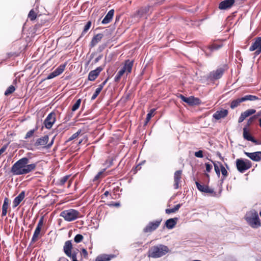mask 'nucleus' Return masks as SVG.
Here are the masks:
<instances>
[{"label": "nucleus", "instance_id": "nucleus-7", "mask_svg": "<svg viewBox=\"0 0 261 261\" xmlns=\"http://www.w3.org/2000/svg\"><path fill=\"white\" fill-rule=\"evenodd\" d=\"M236 165L238 171L243 173L251 167V164L250 161L248 160L244 161L242 159H238L236 161Z\"/></svg>", "mask_w": 261, "mask_h": 261}, {"label": "nucleus", "instance_id": "nucleus-38", "mask_svg": "<svg viewBox=\"0 0 261 261\" xmlns=\"http://www.w3.org/2000/svg\"><path fill=\"white\" fill-rule=\"evenodd\" d=\"M255 112L256 111L254 109H248L244 112L243 113L245 114L246 117H248V116L254 114Z\"/></svg>", "mask_w": 261, "mask_h": 261}, {"label": "nucleus", "instance_id": "nucleus-32", "mask_svg": "<svg viewBox=\"0 0 261 261\" xmlns=\"http://www.w3.org/2000/svg\"><path fill=\"white\" fill-rule=\"evenodd\" d=\"M15 90V88L14 86L11 85L10 86L7 90L5 92V95H9V94L12 93Z\"/></svg>", "mask_w": 261, "mask_h": 261}, {"label": "nucleus", "instance_id": "nucleus-13", "mask_svg": "<svg viewBox=\"0 0 261 261\" xmlns=\"http://www.w3.org/2000/svg\"><path fill=\"white\" fill-rule=\"evenodd\" d=\"M103 67L99 66L95 70L91 71L88 74V80L90 81H94L103 70Z\"/></svg>", "mask_w": 261, "mask_h": 261}, {"label": "nucleus", "instance_id": "nucleus-25", "mask_svg": "<svg viewBox=\"0 0 261 261\" xmlns=\"http://www.w3.org/2000/svg\"><path fill=\"white\" fill-rule=\"evenodd\" d=\"M200 103V100L198 98H195L193 96L188 97V104L190 106L197 105Z\"/></svg>", "mask_w": 261, "mask_h": 261}, {"label": "nucleus", "instance_id": "nucleus-40", "mask_svg": "<svg viewBox=\"0 0 261 261\" xmlns=\"http://www.w3.org/2000/svg\"><path fill=\"white\" fill-rule=\"evenodd\" d=\"M83 238H84V237L82 234H77L75 236V237L74 238V241L75 243H79L83 241Z\"/></svg>", "mask_w": 261, "mask_h": 261}, {"label": "nucleus", "instance_id": "nucleus-55", "mask_svg": "<svg viewBox=\"0 0 261 261\" xmlns=\"http://www.w3.org/2000/svg\"><path fill=\"white\" fill-rule=\"evenodd\" d=\"M7 148V145H4L2 147V148L0 149V155L6 151Z\"/></svg>", "mask_w": 261, "mask_h": 261}, {"label": "nucleus", "instance_id": "nucleus-5", "mask_svg": "<svg viewBox=\"0 0 261 261\" xmlns=\"http://www.w3.org/2000/svg\"><path fill=\"white\" fill-rule=\"evenodd\" d=\"M79 212L74 209H69L62 211L60 216L64 218L65 220L70 222L76 219L79 216Z\"/></svg>", "mask_w": 261, "mask_h": 261}, {"label": "nucleus", "instance_id": "nucleus-29", "mask_svg": "<svg viewBox=\"0 0 261 261\" xmlns=\"http://www.w3.org/2000/svg\"><path fill=\"white\" fill-rule=\"evenodd\" d=\"M242 102L243 101L242 100V97L234 99L231 101L230 103V108L233 109L237 107L240 105V103Z\"/></svg>", "mask_w": 261, "mask_h": 261}, {"label": "nucleus", "instance_id": "nucleus-59", "mask_svg": "<svg viewBox=\"0 0 261 261\" xmlns=\"http://www.w3.org/2000/svg\"><path fill=\"white\" fill-rule=\"evenodd\" d=\"M7 210L2 209V216H5L7 215Z\"/></svg>", "mask_w": 261, "mask_h": 261}, {"label": "nucleus", "instance_id": "nucleus-15", "mask_svg": "<svg viewBox=\"0 0 261 261\" xmlns=\"http://www.w3.org/2000/svg\"><path fill=\"white\" fill-rule=\"evenodd\" d=\"M244 153L253 161L259 162L261 160V151H256L250 153L244 152Z\"/></svg>", "mask_w": 261, "mask_h": 261}, {"label": "nucleus", "instance_id": "nucleus-27", "mask_svg": "<svg viewBox=\"0 0 261 261\" xmlns=\"http://www.w3.org/2000/svg\"><path fill=\"white\" fill-rule=\"evenodd\" d=\"M258 99H259L258 97L252 95H247L242 97V100H243V102L247 100L254 101Z\"/></svg>", "mask_w": 261, "mask_h": 261}, {"label": "nucleus", "instance_id": "nucleus-20", "mask_svg": "<svg viewBox=\"0 0 261 261\" xmlns=\"http://www.w3.org/2000/svg\"><path fill=\"white\" fill-rule=\"evenodd\" d=\"M224 71V69L222 68L218 69L211 73L210 77L214 80L219 79L223 74Z\"/></svg>", "mask_w": 261, "mask_h": 261}, {"label": "nucleus", "instance_id": "nucleus-6", "mask_svg": "<svg viewBox=\"0 0 261 261\" xmlns=\"http://www.w3.org/2000/svg\"><path fill=\"white\" fill-rule=\"evenodd\" d=\"M133 65V62L129 60L125 61L123 67L118 72L115 77V81L118 82L122 75L126 72L127 74L130 73Z\"/></svg>", "mask_w": 261, "mask_h": 261}, {"label": "nucleus", "instance_id": "nucleus-43", "mask_svg": "<svg viewBox=\"0 0 261 261\" xmlns=\"http://www.w3.org/2000/svg\"><path fill=\"white\" fill-rule=\"evenodd\" d=\"M101 91V90H100V89H99L98 88H96V89L95 90V92L94 93V94H93L92 96L91 97V100H94L97 97V96L100 93Z\"/></svg>", "mask_w": 261, "mask_h": 261}, {"label": "nucleus", "instance_id": "nucleus-26", "mask_svg": "<svg viewBox=\"0 0 261 261\" xmlns=\"http://www.w3.org/2000/svg\"><path fill=\"white\" fill-rule=\"evenodd\" d=\"M112 257V256L111 255L103 254L98 256L96 258L95 261H109L111 259Z\"/></svg>", "mask_w": 261, "mask_h": 261}, {"label": "nucleus", "instance_id": "nucleus-63", "mask_svg": "<svg viewBox=\"0 0 261 261\" xmlns=\"http://www.w3.org/2000/svg\"><path fill=\"white\" fill-rule=\"evenodd\" d=\"M259 126L261 127V118L259 119Z\"/></svg>", "mask_w": 261, "mask_h": 261}, {"label": "nucleus", "instance_id": "nucleus-4", "mask_svg": "<svg viewBox=\"0 0 261 261\" xmlns=\"http://www.w3.org/2000/svg\"><path fill=\"white\" fill-rule=\"evenodd\" d=\"M72 248L73 246L71 240H68L65 242L63 246V251L65 254L70 257L72 261H78L77 259L78 250H73L72 252Z\"/></svg>", "mask_w": 261, "mask_h": 261}, {"label": "nucleus", "instance_id": "nucleus-19", "mask_svg": "<svg viewBox=\"0 0 261 261\" xmlns=\"http://www.w3.org/2000/svg\"><path fill=\"white\" fill-rule=\"evenodd\" d=\"M243 137L247 141H251L253 143H254L256 145H257L258 141L255 140L248 132L247 128L246 127L243 128Z\"/></svg>", "mask_w": 261, "mask_h": 261}, {"label": "nucleus", "instance_id": "nucleus-24", "mask_svg": "<svg viewBox=\"0 0 261 261\" xmlns=\"http://www.w3.org/2000/svg\"><path fill=\"white\" fill-rule=\"evenodd\" d=\"M103 37V34L99 33L97 34L95 36L93 37L92 38L90 45L91 47H94L95 45H96V44H97L102 39Z\"/></svg>", "mask_w": 261, "mask_h": 261}, {"label": "nucleus", "instance_id": "nucleus-58", "mask_svg": "<svg viewBox=\"0 0 261 261\" xmlns=\"http://www.w3.org/2000/svg\"><path fill=\"white\" fill-rule=\"evenodd\" d=\"M261 53V49H256V51L254 53L255 56H257Z\"/></svg>", "mask_w": 261, "mask_h": 261}, {"label": "nucleus", "instance_id": "nucleus-64", "mask_svg": "<svg viewBox=\"0 0 261 261\" xmlns=\"http://www.w3.org/2000/svg\"><path fill=\"white\" fill-rule=\"evenodd\" d=\"M257 145H261V141H258Z\"/></svg>", "mask_w": 261, "mask_h": 261}, {"label": "nucleus", "instance_id": "nucleus-14", "mask_svg": "<svg viewBox=\"0 0 261 261\" xmlns=\"http://www.w3.org/2000/svg\"><path fill=\"white\" fill-rule=\"evenodd\" d=\"M228 112L227 110L221 109L219 111H216L213 115V118L216 120H219L221 119L224 118L228 115Z\"/></svg>", "mask_w": 261, "mask_h": 261}, {"label": "nucleus", "instance_id": "nucleus-1", "mask_svg": "<svg viewBox=\"0 0 261 261\" xmlns=\"http://www.w3.org/2000/svg\"><path fill=\"white\" fill-rule=\"evenodd\" d=\"M29 159L24 157L14 164L11 169V172L14 175H20L29 173L35 170L37 166L36 163L28 164Z\"/></svg>", "mask_w": 261, "mask_h": 261}, {"label": "nucleus", "instance_id": "nucleus-21", "mask_svg": "<svg viewBox=\"0 0 261 261\" xmlns=\"http://www.w3.org/2000/svg\"><path fill=\"white\" fill-rule=\"evenodd\" d=\"M25 197V192L22 191L13 200V207H16L22 201Z\"/></svg>", "mask_w": 261, "mask_h": 261}, {"label": "nucleus", "instance_id": "nucleus-60", "mask_svg": "<svg viewBox=\"0 0 261 261\" xmlns=\"http://www.w3.org/2000/svg\"><path fill=\"white\" fill-rule=\"evenodd\" d=\"M58 261H69L66 258L64 257H60Z\"/></svg>", "mask_w": 261, "mask_h": 261}, {"label": "nucleus", "instance_id": "nucleus-31", "mask_svg": "<svg viewBox=\"0 0 261 261\" xmlns=\"http://www.w3.org/2000/svg\"><path fill=\"white\" fill-rule=\"evenodd\" d=\"M70 175H66L62 177L59 181L58 185L61 186H63L67 181Z\"/></svg>", "mask_w": 261, "mask_h": 261}, {"label": "nucleus", "instance_id": "nucleus-35", "mask_svg": "<svg viewBox=\"0 0 261 261\" xmlns=\"http://www.w3.org/2000/svg\"><path fill=\"white\" fill-rule=\"evenodd\" d=\"M220 171L223 176L222 180H224V179L227 176V171L222 164H220Z\"/></svg>", "mask_w": 261, "mask_h": 261}, {"label": "nucleus", "instance_id": "nucleus-34", "mask_svg": "<svg viewBox=\"0 0 261 261\" xmlns=\"http://www.w3.org/2000/svg\"><path fill=\"white\" fill-rule=\"evenodd\" d=\"M37 17V14L35 12L33 9H32L29 14H28V17L31 20H34Z\"/></svg>", "mask_w": 261, "mask_h": 261}, {"label": "nucleus", "instance_id": "nucleus-30", "mask_svg": "<svg viewBox=\"0 0 261 261\" xmlns=\"http://www.w3.org/2000/svg\"><path fill=\"white\" fill-rule=\"evenodd\" d=\"M66 65L62 64L60 65L58 68H57L55 70V72H56V75L58 76L61 74L65 70Z\"/></svg>", "mask_w": 261, "mask_h": 261}, {"label": "nucleus", "instance_id": "nucleus-18", "mask_svg": "<svg viewBox=\"0 0 261 261\" xmlns=\"http://www.w3.org/2000/svg\"><path fill=\"white\" fill-rule=\"evenodd\" d=\"M150 7L149 6H146L141 8L137 12V16L139 17L146 18L147 16L149 14Z\"/></svg>", "mask_w": 261, "mask_h": 261}, {"label": "nucleus", "instance_id": "nucleus-9", "mask_svg": "<svg viewBox=\"0 0 261 261\" xmlns=\"http://www.w3.org/2000/svg\"><path fill=\"white\" fill-rule=\"evenodd\" d=\"M56 120V114L55 112L49 113L44 121V125L47 129L52 127Z\"/></svg>", "mask_w": 261, "mask_h": 261}, {"label": "nucleus", "instance_id": "nucleus-48", "mask_svg": "<svg viewBox=\"0 0 261 261\" xmlns=\"http://www.w3.org/2000/svg\"><path fill=\"white\" fill-rule=\"evenodd\" d=\"M56 73L54 71L47 76V79L49 80L57 76Z\"/></svg>", "mask_w": 261, "mask_h": 261}, {"label": "nucleus", "instance_id": "nucleus-28", "mask_svg": "<svg viewBox=\"0 0 261 261\" xmlns=\"http://www.w3.org/2000/svg\"><path fill=\"white\" fill-rule=\"evenodd\" d=\"M181 204H178L176 205H175L173 208H168L165 210V212L166 214H169L170 213H175L176 211H177L179 208L181 207Z\"/></svg>", "mask_w": 261, "mask_h": 261}, {"label": "nucleus", "instance_id": "nucleus-37", "mask_svg": "<svg viewBox=\"0 0 261 261\" xmlns=\"http://www.w3.org/2000/svg\"><path fill=\"white\" fill-rule=\"evenodd\" d=\"M155 111V109H151L149 113H148L147 115L146 120H145V124H146L150 120L151 117L153 115V113Z\"/></svg>", "mask_w": 261, "mask_h": 261}, {"label": "nucleus", "instance_id": "nucleus-42", "mask_svg": "<svg viewBox=\"0 0 261 261\" xmlns=\"http://www.w3.org/2000/svg\"><path fill=\"white\" fill-rule=\"evenodd\" d=\"M81 130H79L77 132L73 134L68 140V141H71L75 138H76L81 133Z\"/></svg>", "mask_w": 261, "mask_h": 261}, {"label": "nucleus", "instance_id": "nucleus-41", "mask_svg": "<svg viewBox=\"0 0 261 261\" xmlns=\"http://www.w3.org/2000/svg\"><path fill=\"white\" fill-rule=\"evenodd\" d=\"M37 129V128L30 130L25 135L24 139H27L33 136L35 132Z\"/></svg>", "mask_w": 261, "mask_h": 261}, {"label": "nucleus", "instance_id": "nucleus-12", "mask_svg": "<svg viewBox=\"0 0 261 261\" xmlns=\"http://www.w3.org/2000/svg\"><path fill=\"white\" fill-rule=\"evenodd\" d=\"M196 187L199 191L202 192L209 193L213 194V195H216V193L214 192V190L209 188V187L207 185H201L199 183L198 181L195 182Z\"/></svg>", "mask_w": 261, "mask_h": 261}, {"label": "nucleus", "instance_id": "nucleus-39", "mask_svg": "<svg viewBox=\"0 0 261 261\" xmlns=\"http://www.w3.org/2000/svg\"><path fill=\"white\" fill-rule=\"evenodd\" d=\"M81 103V99H79L76 100L75 103L73 105L72 108V111H75L79 109Z\"/></svg>", "mask_w": 261, "mask_h": 261}, {"label": "nucleus", "instance_id": "nucleus-46", "mask_svg": "<svg viewBox=\"0 0 261 261\" xmlns=\"http://www.w3.org/2000/svg\"><path fill=\"white\" fill-rule=\"evenodd\" d=\"M194 155L197 158H202L203 157V151L202 150H199L195 152Z\"/></svg>", "mask_w": 261, "mask_h": 261}, {"label": "nucleus", "instance_id": "nucleus-56", "mask_svg": "<svg viewBox=\"0 0 261 261\" xmlns=\"http://www.w3.org/2000/svg\"><path fill=\"white\" fill-rule=\"evenodd\" d=\"M255 118L256 117L255 116L250 117L248 120V124L249 125L250 123H252Z\"/></svg>", "mask_w": 261, "mask_h": 261}, {"label": "nucleus", "instance_id": "nucleus-3", "mask_svg": "<svg viewBox=\"0 0 261 261\" xmlns=\"http://www.w3.org/2000/svg\"><path fill=\"white\" fill-rule=\"evenodd\" d=\"M245 220L248 224L253 228H257L261 225L258 213L254 210L246 213Z\"/></svg>", "mask_w": 261, "mask_h": 261}, {"label": "nucleus", "instance_id": "nucleus-2", "mask_svg": "<svg viewBox=\"0 0 261 261\" xmlns=\"http://www.w3.org/2000/svg\"><path fill=\"white\" fill-rule=\"evenodd\" d=\"M168 251V248L166 246L162 244L154 246L149 248L148 256L154 258H159L165 255Z\"/></svg>", "mask_w": 261, "mask_h": 261}, {"label": "nucleus", "instance_id": "nucleus-53", "mask_svg": "<svg viewBox=\"0 0 261 261\" xmlns=\"http://www.w3.org/2000/svg\"><path fill=\"white\" fill-rule=\"evenodd\" d=\"M179 98H180V99L184 102H186L187 103H188V97H186L185 96H184V95L180 94L179 96Z\"/></svg>", "mask_w": 261, "mask_h": 261}, {"label": "nucleus", "instance_id": "nucleus-16", "mask_svg": "<svg viewBox=\"0 0 261 261\" xmlns=\"http://www.w3.org/2000/svg\"><path fill=\"white\" fill-rule=\"evenodd\" d=\"M234 0H224L219 5V9L226 10L230 8L234 3Z\"/></svg>", "mask_w": 261, "mask_h": 261}, {"label": "nucleus", "instance_id": "nucleus-61", "mask_svg": "<svg viewBox=\"0 0 261 261\" xmlns=\"http://www.w3.org/2000/svg\"><path fill=\"white\" fill-rule=\"evenodd\" d=\"M114 205H115V206H117V207L119 206H120V203H115L114 204Z\"/></svg>", "mask_w": 261, "mask_h": 261}, {"label": "nucleus", "instance_id": "nucleus-22", "mask_svg": "<svg viewBox=\"0 0 261 261\" xmlns=\"http://www.w3.org/2000/svg\"><path fill=\"white\" fill-rule=\"evenodd\" d=\"M114 14V10L113 9L110 10L102 20L101 23L103 24L109 23L112 19Z\"/></svg>", "mask_w": 261, "mask_h": 261}, {"label": "nucleus", "instance_id": "nucleus-51", "mask_svg": "<svg viewBox=\"0 0 261 261\" xmlns=\"http://www.w3.org/2000/svg\"><path fill=\"white\" fill-rule=\"evenodd\" d=\"M108 79H106L105 81H104L101 84H100L98 86V88L100 89V90H102V88H103L104 86L106 84Z\"/></svg>", "mask_w": 261, "mask_h": 261}, {"label": "nucleus", "instance_id": "nucleus-52", "mask_svg": "<svg viewBox=\"0 0 261 261\" xmlns=\"http://www.w3.org/2000/svg\"><path fill=\"white\" fill-rule=\"evenodd\" d=\"M179 98H180V99L184 102H186L187 103H188V97H186L185 96H184V95L180 94L179 96Z\"/></svg>", "mask_w": 261, "mask_h": 261}, {"label": "nucleus", "instance_id": "nucleus-57", "mask_svg": "<svg viewBox=\"0 0 261 261\" xmlns=\"http://www.w3.org/2000/svg\"><path fill=\"white\" fill-rule=\"evenodd\" d=\"M102 56L99 55L98 56L95 60H94V63H97L102 58Z\"/></svg>", "mask_w": 261, "mask_h": 261}, {"label": "nucleus", "instance_id": "nucleus-44", "mask_svg": "<svg viewBox=\"0 0 261 261\" xmlns=\"http://www.w3.org/2000/svg\"><path fill=\"white\" fill-rule=\"evenodd\" d=\"M9 205V199L5 198L3 204L2 209L7 210Z\"/></svg>", "mask_w": 261, "mask_h": 261}, {"label": "nucleus", "instance_id": "nucleus-49", "mask_svg": "<svg viewBox=\"0 0 261 261\" xmlns=\"http://www.w3.org/2000/svg\"><path fill=\"white\" fill-rule=\"evenodd\" d=\"M246 118L247 117L245 116V114H244L242 113L239 118V120H238L239 122L241 123V122H243Z\"/></svg>", "mask_w": 261, "mask_h": 261}, {"label": "nucleus", "instance_id": "nucleus-54", "mask_svg": "<svg viewBox=\"0 0 261 261\" xmlns=\"http://www.w3.org/2000/svg\"><path fill=\"white\" fill-rule=\"evenodd\" d=\"M82 253L83 255L84 256V257H85V258L87 257V256H88V252H87V251L85 248H83L82 249Z\"/></svg>", "mask_w": 261, "mask_h": 261}, {"label": "nucleus", "instance_id": "nucleus-45", "mask_svg": "<svg viewBox=\"0 0 261 261\" xmlns=\"http://www.w3.org/2000/svg\"><path fill=\"white\" fill-rule=\"evenodd\" d=\"M91 25V22L90 21H88L84 27V29L83 31V33H86L87 32V31L90 29Z\"/></svg>", "mask_w": 261, "mask_h": 261}, {"label": "nucleus", "instance_id": "nucleus-33", "mask_svg": "<svg viewBox=\"0 0 261 261\" xmlns=\"http://www.w3.org/2000/svg\"><path fill=\"white\" fill-rule=\"evenodd\" d=\"M220 164H221L220 163H218V164L214 163L215 171L218 177H219L220 176Z\"/></svg>", "mask_w": 261, "mask_h": 261}, {"label": "nucleus", "instance_id": "nucleus-8", "mask_svg": "<svg viewBox=\"0 0 261 261\" xmlns=\"http://www.w3.org/2000/svg\"><path fill=\"white\" fill-rule=\"evenodd\" d=\"M49 137L47 135H45L39 139H38L35 143V146H41L42 147H46L47 148H50L54 143V139L51 140L50 142L46 145L48 141Z\"/></svg>", "mask_w": 261, "mask_h": 261}, {"label": "nucleus", "instance_id": "nucleus-17", "mask_svg": "<svg viewBox=\"0 0 261 261\" xmlns=\"http://www.w3.org/2000/svg\"><path fill=\"white\" fill-rule=\"evenodd\" d=\"M182 171L178 170L176 171L174 174V188L175 189H177L179 188V184L180 182L181 176Z\"/></svg>", "mask_w": 261, "mask_h": 261}, {"label": "nucleus", "instance_id": "nucleus-10", "mask_svg": "<svg viewBox=\"0 0 261 261\" xmlns=\"http://www.w3.org/2000/svg\"><path fill=\"white\" fill-rule=\"evenodd\" d=\"M161 221L162 220L159 219L155 220V221L149 222L148 224L144 228V232H150L155 230L159 226Z\"/></svg>", "mask_w": 261, "mask_h": 261}, {"label": "nucleus", "instance_id": "nucleus-11", "mask_svg": "<svg viewBox=\"0 0 261 261\" xmlns=\"http://www.w3.org/2000/svg\"><path fill=\"white\" fill-rule=\"evenodd\" d=\"M43 225V217H41L37 225V227L35 230L33 237L32 238L31 242H35L38 240L39 235L40 233L41 229Z\"/></svg>", "mask_w": 261, "mask_h": 261}, {"label": "nucleus", "instance_id": "nucleus-36", "mask_svg": "<svg viewBox=\"0 0 261 261\" xmlns=\"http://www.w3.org/2000/svg\"><path fill=\"white\" fill-rule=\"evenodd\" d=\"M221 47H222L221 44H214L212 45V46H210L208 49L210 51H212L214 50H218L219 48H220Z\"/></svg>", "mask_w": 261, "mask_h": 261}, {"label": "nucleus", "instance_id": "nucleus-62", "mask_svg": "<svg viewBox=\"0 0 261 261\" xmlns=\"http://www.w3.org/2000/svg\"><path fill=\"white\" fill-rule=\"evenodd\" d=\"M109 193L108 191H106L104 193V195L106 196H108L109 195Z\"/></svg>", "mask_w": 261, "mask_h": 261}, {"label": "nucleus", "instance_id": "nucleus-50", "mask_svg": "<svg viewBox=\"0 0 261 261\" xmlns=\"http://www.w3.org/2000/svg\"><path fill=\"white\" fill-rule=\"evenodd\" d=\"M105 170V169H103V171H101L98 172V173L94 177V180H97L100 177V175H102V174L103 173Z\"/></svg>", "mask_w": 261, "mask_h": 261}, {"label": "nucleus", "instance_id": "nucleus-23", "mask_svg": "<svg viewBox=\"0 0 261 261\" xmlns=\"http://www.w3.org/2000/svg\"><path fill=\"white\" fill-rule=\"evenodd\" d=\"M178 219L177 218H171L166 221L165 225L168 229H172L175 226Z\"/></svg>", "mask_w": 261, "mask_h": 261}, {"label": "nucleus", "instance_id": "nucleus-47", "mask_svg": "<svg viewBox=\"0 0 261 261\" xmlns=\"http://www.w3.org/2000/svg\"><path fill=\"white\" fill-rule=\"evenodd\" d=\"M205 167H206V172H211V171L213 168L212 165L208 163H206L205 164Z\"/></svg>", "mask_w": 261, "mask_h": 261}]
</instances>
